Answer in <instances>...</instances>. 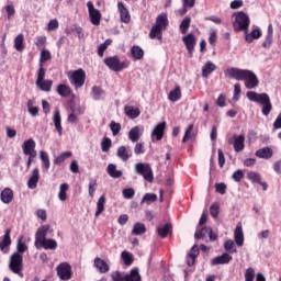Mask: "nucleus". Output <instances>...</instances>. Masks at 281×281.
I'll list each match as a JSON object with an SVG mask.
<instances>
[{
	"mask_svg": "<svg viewBox=\"0 0 281 281\" xmlns=\"http://www.w3.org/2000/svg\"><path fill=\"white\" fill-rule=\"evenodd\" d=\"M227 78H233L234 80H244L246 89H256L258 87V76L251 70L240 69V68H227L224 71Z\"/></svg>",
	"mask_w": 281,
	"mask_h": 281,
	"instance_id": "nucleus-1",
	"label": "nucleus"
},
{
	"mask_svg": "<svg viewBox=\"0 0 281 281\" xmlns=\"http://www.w3.org/2000/svg\"><path fill=\"white\" fill-rule=\"evenodd\" d=\"M195 238H205V236L210 237V240L214 241L216 240L217 235L214 234V232L212 231V227H203L201 229H196L195 234H194Z\"/></svg>",
	"mask_w": 281,
	"mask_h": 281,
	"instance_id": "nucleus-12",
	"label": "nucleus"
},
{
	"mask_svg": "<svg viewBox=\"0 0 281 281\" xmlns=\"http://www.w3.org/2000/svg\"><path fill=\"white\" fill-rule=\"evenodd\" d=\"M121 258L124 261V265H126V267H131V265H133V254L124 250L121 254Z\"/></svg>",
	"mask_w": 281,
	"mask_h": 281,
	"instance_id": "nucleus-47",
	"label": "nucleus"
},
{
	"mask_svg": "<svg viewBox=\"0 0 281 281\" xmlns=\"http://www.w3.org/2000/svg\"><path fill=\"white\" fill-rule=\"evenodd\" d=\"M52 85L53 81L52 80H42V81H36V87H38V89H41V91H46L49 92L52 91Z\"/></svg>",
	"mask_w": 281,
	"mask_h": 281,
	"instance_id": "nucleus-36",
	"label": "nucleus"
},
{
	"mask_svg": "<svg viewBox=\"0 0 281 281\" xmlns=\"http://www.w3.org/2000/svg\"><path fill=\"white\" fill-rule=\"evenodd\" d=\"M47 60H52V53L47 49H42L40 55V65H43V63H47Z\"/></svg>",
	"mask_w": 281,
	"mask_h": 281,
	"instance_id": "nucleus-52",
	"label": "nucleus"
},
{
	"mask_svg": "<svg viewBox=\"0 0 281 281\" xmlns=\"http://www.w3.org/2000/svg\"><path fill=\"white\" fill-rule=\"evenodd\" d=\"M132 234L134 236H142V234H146V225L136 223L132 229Z\"/></svg>",
	"mask_w": 281,
	"mask_h": 281,
	"instance_id": "nucleus-40",
	"label": "nucleus"
},
{
	"mask_svg": "<svg viewBox=\"0 0 281 281\" xmlns=\"http://www.w3.org/2000/svg\"><path fill=\"white\" fill-rule=\"evenodd\" d=\"M232 144L235 153H243L245 150V135L233 136Z\"/></svg>",
	"mask_w": 281,
	"mask_h": 281,
	"instance_id": "nucleus-19",
	"label": "nucleus"
},
{
	"mask_svg": "<svg viewBox=\"0 0 281 281\" xmlns=\"http://www.w3.org/2000/svg\"><path fill=\"white\" fill-rule=\"evenodd\" d=\"M182 42L184 43L189 56L192 58V53L194 52V47L196 46V37L192 34H188L187 36L182 37Z\"/></svg>",
	"mask_w": 281,
	"mask_h": 281,
	"instance_id": "nucleus-14",
	"label": "nucleus"
},
{
	"mask_svg": "<svg viewBox=\"0 0 281 281\" xmlns=\"http://www.w3.org/2000/svg\"><path fill=\"white\" fill-rule=\"evenodd\" d=\"M247 179H249V181H252V183H262V177L256 171L248 172Z\"/></svg>",
	"mask_w": 281,
	"mask_h": 281,
	"instance_id": "nucleus-48",
	"label": "nucleus"
},
{
	"mask_svg": "<svg viewBox=\"0 0 281 281\" xmlns=\"http://www.w3.org/2000/svg\"><path fill=\"white\" fill-rule=\"evenodd\" d=\"M9 269L13 273L21 276V271H23V255L13 252L10 257Z\"/></svg>",
	"mask_w": 281,
	"mask_h": 281,
	"instance_id": "nucleus-7",
	"label": "nucleus"
},
{
	"mask_svg": "<svg viewBox=\"0 0 281 281\" xmlns=\"http://www.w3.org/2000/svg\"><path fill=\"white\" fill-rule=\"evenodd\" d=\"M158 235L160 238H166L170 232H172V225L171 224H165L164 226H159L157 228Z\"/></svg>",
	"mask_w": 281,
	"mask_h": 281,
	"instance_id": "nucleus-34",
	"label": "nucleus"
},
{
	"mask_svg": "<svg viewBox=\"0 0 281 281\" xmlns=\"http://www.w3.org/2000/svg\"><path fill=\"white\" fill-rule=\"evenodd\" d=\"M256 157L259 159H271L273 157V150L269 147L261 148L256 151Z\"/></svg>",
	"mask_w": 281,
	"mask_h": 281,
	"instance_id": "nucleus-27",
	"label": "nucleus"
},
{
	"mask_svg": "<svg viewBox=\"0 0 281 281\" xmlns=\"http://www.w3.org/2000/svg\"><path fill=\"white\" fill-rule=\"evenodd\" d=\"M190 23H192V19L189 16L184 18L180 23V32L182 34H188V30L190 29Z\"/></svg>",
	"mask_w": 281,
	"mask_h": 281,
	"instance_id": "nucleus-46",
	"label": "nucleus"
},
{
	"mask_svg": "<svg viewBox=\"0 0 281 281\" xmlns=\"http://www.w3.org/2000/svg\"><path fill=\"white\" fill-rule=\"evenodd\" d=\"M157 201V194L155 193H146L140 203H146L147 205H150V203H155Z\"/></svg>",
	"mask_w": 281,
	"mask_h": 281,
	"instance_id": "nucleus-50",
	"label": "nucleus"
},
{
	"mask_svg": "<svg viewBox=\"0 0 281 281\" xmlns=\"http://www.w3.org/2000/svg\"><path fill=\"white\" fill-rule=\"evenodd\" d=\"M12 245V238H10V229H7L2 240L0 241V251L8 254V247Z\"/></svg>",
	"mask_w": 281,
	"mask_h": 281,
	"instance_id": "nucleus-23",
	"label": "nucleus"
},
{
	"mask_svg": "<svg viewBox=\"0 0 281 281\" xmlns=\"http://www.w3.org/2000/svg\"><path fill=\"white\" fill-rule=\"evenodd\" d=\"M165 131H166V122H161L154 127L151 132V137H156L157 142H161V139H164Z\"/></svg>",
	"mask_w": 281,
	"mask_h": 281,
	"instance_id": "nucleus-21",
	"label": "nucleus"
},
{
	"mask_svg": "<svg viewBox=\"0 0 281 281\" xmlns=\"http://www.w3.org/2000/svg\"><path fill=\"white\" fill-rule=\"evenodd\" d=\"M54 126L58 133V136L63 135V119L60 117V110L56 109L53 116Z\"/></svg>",
	"mask_w": 281,
	"mask_h": 281,
	"instance_id": "nucleus-22",
	"label": "nucleus"
},
{
	"mask_svg": "<svg viewBox=\"0 0 281 281\" xmlns=\"http://www.w3.org/2000/svg\"><path fill=\"white\" fill-rule=\"evenodd\" d=\"M125 115H127V117H130L131 120H135L137 117H139V109L134 108L132 105H126L125 109Z\"/></svg>",
	"mask_w": 281,
	"mask_h": 281,
	"instance_id": "nucleus-31",
	"label": "nucleus"
},
{
	"mask_svg": "<svg viewBox=\"0 0 281 281\" xmlns=\"http://www.w3.org/2000/svg\"><path fill=\"white\" fill-rule=\"evenodd\" d=\"M43 80H45V68H43V64H40L36 82H41Z\"/></svg>",
	"mask_w": 281,
	"mask_h": 281,
	"instance_id": "nucleus-64",
	"label": "nucleus"
},
{
	"mask_svg": "<svg viewBox=\"0 0 281 281\" xmlns=\"http://www.w3.org/2000/svg\"><path fill=\"white\" fill-rule=\"evenodd\" d=\"M117 10L120 12V19L122 23H131V13L128 12V9L124 5V2L117 3Z\"/></svg>",
	"mask_w": 281,
	"mask_h": 281,
	"instance_id": "nucleus-20",
	"label": "nucleus"
},
{
	"mask_svg": "<svg viewBox=\"0 0 281 281\" xmlns=\"http://www.w3.org/2000/svg\"><path fill=\"white\" fill-rule=\"evenodd\" d=\"M116 156L122 161H128L131 159V151L126 149L124 146L117 148Z\"/></svg>",
	"mask_w": 281,
	"mask_h": 281,
	"instance_id": "nucleus-33",
	"label": "nucleus"
},
{
	"mask_svg": "<svg viewBox=\"0 0 281 281\" xmlns=\"http://www.w3.org/2000/svg\"><path fill=\"white\" fill-rule=\"evenodd\" d=\"M135 172L136 175H140V177H143L145 181H148V183H153L155 180V177L153 176V168H150V165L146 162L136 164Z\"/></svg>",
	"mask_w": 281,
	"mask_h": 281,
	"instance_id": "nucleus-6",
	"label": "nucleus"
},
{
	"mask_svg": "<svg viewBox=\"0 0 281 281\" xmlns=\"http://www.w3.org/2000/svg\"><path fill=\"white\" fill-rule=\"evenodd\" d=\"M110 128L112 131V135H119L120 131H122V125L120 123H116L115 121H112L110 123Z\"/></svg>",
	"mask_w": 281,
	"mask_h": 281,
	"instance_id": "nucleus-58",
	"label": "nucleus"
},
{
	"mask_svg": "<svg viewBox=\"0 0 281 281\" xmlns=\"http://www.w3.org/2000/svg\"><path fill=\"white\" fill-rule=\"evenodd\" d=\"M25 42V36L21 33L14 38V49L21 52L24 49L23 43Z\"/></svg>",
	"mask_w": 281,
	"mask_h": 281,
	"instance_id": "nucleus-38",
	"label": "nucleus"
},
{
	"mask_svg": "<svg viewBox=\"0 0 281 281\" xmlns=\"http://www.w3.org/2000/svg\"><path fill=\"white\" fill-rule=\"evenodd\" d=\"M125 281H142L139 268H133L128 274H125Z\"/></svg>",
	"mask_w": 281,
	"mask_h": 281,
	"instance_id": "nucleus-32",
	"label": "nucleus"
},
{
	"mask_svg": "<svg viewBox=\"0 0 281 281\" xmlns=\"http://www.w3.org/2000/svg\"><path fill=\"white\" fill-rule=\"evenodd\" d=\"M85 78H87V74L82 68L68 72L69 82L75 89H80L85 86Z\"/></svg>",
	"mask_w": 281,
	"mask_h": 281,
	"instance_id": "nucleus-5",
	"label": "nucleus"
},
{
	"mask_svg": "<svg viewBox=\"0 0 281 281\" xmlns=\"http://www.w3.org/2000/svg\"><path fill=\"white\" fill-rule=\"evenodd\" d=\"M110 148H111V138H104L101 142V150H102V153H109Z\"/></svg>",
	"mask_w": 281,
	"mask_h": 281,
	"instance_id": "nucleus-59",
	"label": "nucleus"
},
{
	"mask_svg": "<svg viewBox=\"0 0 281 281\" xmlns=\"http://www.w3.org/2000/svg\"><path fill=\"white\" fill-rule=\"evenodd\" d=\"M234 238L237 247H243L245 245V234L243 233V224H237L234 231Z\"/></svg>",
	"mask_w": 281,
	"mask_h": 281,
	"instance_id": "nucleus-18",
	"label": "nucleus"
},
{
	"mask_svg": "<svg viewBox=\"0 0 281 281\" xmlns=\"http://www.w3.org/2000/svg\"><path fill=\"white\" fill-rule=\"evenodd\" d=\"M251 21L249 20V15H247L245 12H238L235 14V21L233 23L234 31L235 32H246V30H249V24Z\"/></svg>",
	"mask_w": 281,
	"mask_h": 281,
	"instance_id": "nucleus-4",
	"label": "nucleus"
},
{
	"mask_svg": "<svg viewBox=\"0 0 281 281\" xmlns=\"http://www.w3.org/2000/svg\"><path fill=\"white\" fill-rule=\"evenodd\" d=\"M193 130H194V124H190L188 126V128L186 130L184 136L182 138V144H186V142H188V139H192V137H194V135L192 134Z\"/></svg>",
	"mask_w": 281,
	"mask_h": 281,
	"instance_id": "nucleus-54",
	"label": "nucleus"
},
{
	"mask_svg": "<svg viewBox=\"0 0 281 281\" xmlns=\"http://www.w3.org/2000/svg\"><path fill=\"white\" fill-rule=\"evenodd\" d=\"M108 173L110 177H112V179H120V177H122V171L117 170V166L113 164L108 166Z\"/></svg>",
	"mask_w": 281,
	"mask_h": 281,
	"instance_id": "nucleus-35",
	"label": "nucleus"
},
{
	"mask_svg": "<svg viewBox=\"0 0 281 281\" xmlns=\"http://www.w3.org/2000/svg\"><path fill=\"white\" fill-rule=\"evenodd\" d=\"M49 232V225H44L40 227L35 234V247L38 249V243L47 239V234Z\"/></svg>",
	"mask_w": 281,
	"mask_h": 281,
	"instance_id": "nucleus-15",
	"label": "nucleus"
},
{
	"mask_svg": "<svg viewBox=\"0 0 281 281\" xmlns=\"http://www.w3.org/2000/svg\"><path fill=\"white\" fill-rule=\"evenodd\" d=\"M213 71H216V65L212 61H206L202 67V78H207Z\"/></svg>",
	"mask_w": 281,
	"mask_h": 281,
	"instance_id": "nucleus-28",
	"label": "nucleus"
},
{
	"mask_svg": "<svg viewBox=\"0 0 281 281\" xmlns=\"http://www.w3.org/2000/svg\"><path fill=\"white\" fill-rule=\"evenodd\" d=\"M106 203V198L104 195H101L97 202V211L94 213V216L98 217L104 210V205Z\"/></svg>",
	"mask_w": 281,
	"mask_h": 281,
	"instance_id": "nucleus-39",
	"label": "nucleus"
},
{
	"mask_svg": "<svg viewBox=\"0 0 281 281\" xmlns=\"http://www.w3.org/2000/svg\"><path fill=\"white\" fill-rule=\"evenodd\" d=\"M135 155H144L146 153V148L144 147V143H136L134 147Z\"/></svg>",
	"mask_w": 281,
	"mask_h": 281,
	"instance_id": "nucleus-61",
	"label": "nucleus"
},
{
	"mask_svg": "<svg viewBox=\"0 0 281 281\" xmlns=\"http://www.w3.org/2000/svg\"><path fill=\"white\" fill-rule=\"evenodd\" d=\"M104 64L109 69H111V71H122L123 69H126V63L120 61L117 56L105 58Z\"/></svg>",
	"mask_w": 281,
	"mask_h": 281,
	"instance_id": "nucleus-9",
	"label": "nucleus"
},
{
	"mask_svg": "<svg viewBox=\"0 0 281 281\" xmlns=\"http://www.w3.org/2000/svg\"><path fill=\"white\" fill-rule=\"evenodd\" d=\"M0 199L2 203H5L7 205L9 203H12V199H14V192L10 188H5L1 193H0Z\"/></svg>",
	"mask_w": 281,
	"mask_h": 281,
	"instance_id": "nucleus-25",
	"label": "nucleus"
},
{
	"mask_svg": "<svg viewBox=\"0 0 281 281\" xmlns=\"http://www.w3.org/2000/svg\"><path fill=\"white\" fill-rule=\"evenodd\" d=\"M57 276L60 280L68 281L71 280V265L69 262H61L57 266Z\"/></svg>",
	"mask_w": 281,
	"mask_h": 281,
	"instance_id": "nucleus-8",
	"label": "nucleus"
},
{
	"mask_svg": "<svg viewBox=\"0 0 281 281\" xmlns=\"http://www.w3.org/2000/svg\"><path fill=\"white\" fill-rule=\"evenodd\" d=\"M131 54L135 60H142V58H144V49L139 46L132 47Z\"/></svg>",
	"mask_w": 281,
	"mask_h": 281,
	"instance_id": "nucleus-42",
	"label": "nucleus"
},
{
	"mask_svg": "<svg viewBox=\"0 0 281 281\" xmlns=\"http://www.w3.org/2000/svg\"><path fill=\"white\" fill-rule=\"evenodd\" d=\"M67 190H69V184L61 183L59 186V192H58L59 201H67Z\"/></svg>",
	"mask_w": 281,
	"mask_h": 281,
	"instance_id": "nucleus-41",
	"label": "nucleus"
},
{
	"mask_svg": "<svg viewBox=\"0 0 281 281\" xmlns=\"http://www.w3.org/2000/svg\"><path fill=\"white\" fill-rule=\"evenodd\" d=\"M23 155H36V142L33 138H29L22 145Z\"/></svg>",
	"mask_w": 281,
	"mask_h": 281,
	"instance_id": "nucleus-16",
	"label": "nucleus"
},
{
	"mask_svg": "<svg viewBox=\"0 0 281 281\" xmlns=\"http://www.w3.org/2000/svg\"><path fill=\"white\" fill-rule=\"evenodd\" d=\"M168 14H159L156 19V24L151 27L149 32V38H151V41H155V38L161 41L164 36V30L168 27Z\"/></svg>",
	"mask_w": 281,
	"mask_h": 281,
	"instance_id": "nucleus-3",
	"label": "nucleus"
},
{
	"mask_svg": "<svg viewBox=\"0 0 281 281\" xmlns=\"http://www.w3.org/2000/svg\"><path fill=\"white\" fill-rule=\"evenodd\" d=\"M170 102H177L181 100V88L176 87L175 90L169 92Z\"/></svg>",
	"mask_w": 281,
	"mask_h": 281,
	"instance_id": "nucleus-43",
	"label": "nucleus"
},
{
	"mask_svg": "<svg viewBox=\"0 0 281 281\" xmlns=\"http://www.w3.org/2000/svg\"><path fill=\"white\" fill-rule=\"evenodd\" d=\"M196 256H199V246L194 245L187 256V265L189 267H192V265H194Z\"/></svg>",
	"mask_w": 281,
	"mask_h": 281,
	"instance_id": "nucleus-26",
	"label": "nucleus"
},
{
	"mask_svg": "<svg viewBox=\"0 0 281 281\" xmlns=\"http://www.w3.org/2000/svg\"><path fill=\"white\" fill-rule=\"evenodd\" d=\"M41 247L44 249H56L58 243L54 239H42V241H38V249H41Z\"/></svg>",
	"mask_w": 281,
	"mask_h": 281,
	"instance_id": "nucleus-29",
	"label": "nucleus"
},
{
	"mask_svg": "<svg viewBox=\"0 0 281 281\" xmlns=\"http://www.w3.org/2000/svg\"><path fill=\"white\" fill-rule=\"evenodd\" d=\"M104 95V91L100 89V87H92V98L93 100H102V97Z\"/></svg>",
	"mask_w": 281,
	"mask_h": 281,
	"instance_id": "nucleus-55",
	"label": "nucleus"
},
{
	"mask_svg": "<svg viewBox=\"0 0 281 281\" xmlns=\"http://www.w3.org/2000/svg\"><path fill=\"white\" fill-rule=\"evenodd\" d=\"M124 199H133L135 196V189L128 188L122 191Z\"/></svg>",
	"mask_w": 281,
	"mask_h": 281,
	"instance_id": "nucleus-63",
	"label": "nucleus"
},
{
	"mask_svg": "<svg viewBox=\"0 0 281 281\" xmlns=\"http://www.w3.org/2000/svg\"><path fill=\"white\" fill-rule=\"evenodd\" d=\"M94 267L100 271V273H108L109 271V263L102 260L101 258H94Z\"/></svg>",
	"mask_w": 281,
	"mask_h": 281,
	"instance_id": "nucleus-30",
	"label": "nucleus"
},
{
	"mask_svg": "<svg viewBox=\"0 0 281 281\" xmlns=\"http://www.w3.org/2000/svg\"><path fill=\"white\" fill-rule=\"evenodd\" d=\"M46 43H47V37H45V36L36 37L35 45L38 49H41L42 47H45Z\"/></svg>",
	"mask_w": 281,
	"mask_h": 281,
	"instance_id": "nucleus-62",
	"label": "nucleus"
},
{
	"mask_svg": "<svg viewBox=\"0 0 281 281\" xmlns=\"http://www.w3.org/2000/svg\"><path fill=\"white\" fill-rule=\"evenodd\" d=\"M254 278H256V271L254 270V268H248L245 272V280L254 281Z\"/></svg>",
	"mask_w": 281,
	"mask_h": 281,
	"instance_id": "nucleus-60",
	"label": "nucleus"
},
{
	"mask_svg": "<svg viewBox=\"0 0 281 281\" xmlns=\"http://www.w3.org/2000/svg\"><path fill=\"white\" fill-rule=\"evenodd\" d=\"M112 281H126V273L121 271H114L111 273Z\"/></svg>",
	"mask_w": 281,
	"mask_h": 281,
	"instance_id": "nucleus-53",
	"label": "nucleus"
},
{
	"mask_svg": "<svg viewBox=\"0 0 281 281\" xmlns=\"http://www.w3.org/2000/svg\"><path fill=\"white\" fill-rule=\"evenodd\" d=\"M194 3H196V0H182V10L180 13L186 14L189 9L194 8Z\"/></svg>",
	"mask_w": 281,
	"mask_h": 281,
	"instance_id": "nucleus-49",
	"label": "nucleus"
},
{
	"mask_svg": "<svg viewBox=\"0 0 281 281\" xmlns=\"http://www.w3.org/2000/svg\"><path fill=\"white\" fill-rule=\"evenodd\" d=\"M233 257L229 252H224L222 256H217L211 260V265L216 267V265H229L232 262Z\"/></svg>",
	"mask_w": 281,
	"mask_h": 281,
	"instance_id": "nucleus-17",
	"label": "nucleus"
},
{
	"mask_svg": "<svg viewBox=\"0 0 281 281\" xmlns=\"http://www.w3.org/2000/svg\"><path fill=\"white\" fill-rule=\"evenodd\" d=\"M247 98L250 100V102H257V104L262 105V114L263 115H269L271 113V110L273 106L271 105V98H269V94L267 93H258L255 91H249L247 92Z\"/></svg>",
	"mask_w": 281,
	"mask_h": 281,
	"instance_id": "nucleus-2",
	"label": "nucleus"
},
{
	"mask_svg": "<svg viewBox=\"0 0 281 281\" xmlns=\"http://www.w3.org/2000/svg\"><path fill=\"white\" fill-rule=\"evenodd\" d=\"M71 151H65L61 155H59L57 158H55L54 164L55 166H60V164H63V161H65L66 159H69V157H71Z\"/></svg>",
	"mask_w": 281,
	"mask_h": 281,
	"instance_id": "nucleus-51",
	"label": "nucleus"
},
{
	"mask_svg": "<svg viewBox=\"0 0 281 281\" xmlns=\"http://www.w3.org/2000/svg\"><path fill=\"white\" fill-rule=\"evenodd\" d=\"M142 135H144V126L138 125L131 128V131L128 132V139L130 142H133V144H135L139 142Z\"/></svg>",
	"mask_w": 281,
	"mask_h": 281,
	"instance_id": "nucleus-13",
	"label": "nucleus"
},
{
	"mask_svg": "<svg viewBox=\"0 0 281 281\" xmlns=\"http://www.w3.org/2000/svg\"><path fill=\"white\" fill-rule=\"evenodd\" d=\"M224 249H225V251H228V254H237L238 252V250L236 249V244L232 239H228L224 243Z\"/></svg>",
	"mask_w": 281,
	"mask_h": 281,
	"instance_id": "nucleus-45",
	"label": "nucleus"
},
{
	"mask_svg": "<svg viewBox=\"0 0 281 281\" xmlns=\"http://www.w3.org/2000/svg\"><path fill=\"white\" fill-rule=\"evenodd\" d=\"M41 179V175L38 173V168H35L32 171V175L27 181V188L30 190H35L36 186H38V180Z\"/></svg>",
	"mask_w": 281,
	"mask_h": 281,
	"instance_id": "nucleus-24",
	"label": "nucleus"
},
{
	"mask_svg": "<svg viewBox=\"0 0 281 281\" xmlns=\"http://www.w3.org/2000/svg\"><path fill=\"white\" fill-rule=\"evenodd\" d=\"M95 190H98V179L91 178L89 180V186H88V192H89V196H91V199H93V196H95Z\"/></svg>",
	"mask_w": 281,
	"mask_h": 281,
	"instance_id": "nucleus-37",
	"label": "nucleus"
},
{
	"mask_svg": "<svg viewBox=\"0 0 281 281\" xmlns=\"http://www.w3.org/2000/svg\"><path fill=\"white\" fill-rule=\"evenodd\" d=\"M22 240L23 238L20 237L18 239V246H16V249H18L16 254H20V256L21 254H25V251H27V245H25V243H23Z\"/></svg>",
	"mask_w": 281,
	"mask_h": 281,
	"instance_id": "nucleus-57",
	"label": "nucleus"
},
{
	"mask_svg": "<svg viewBox=\"0 0 281 281\" xmlns=\"http://www.w3.org/2000/svg\"><path fill=\"white\" fill-rule=\"evenodd\" d=\"M233 181H236L237 183H240L243 179H245V171L243 169H238L235 171L232 176Z\"/></svg>",
	"mask_w": 281,
	"mask_h": 281,
	"instance_id": "nucleus-56",
	"label": "nucleus"
},
{
	"mask_svg": "<svg viewBox=\"0 0 281 281\" xmlns=\"http://www.w3.org/2000/svg\"><path fill=\"white\" fill-rule=\"evenodd\" d=\"M244 35L246 43H252L262 36V30L254 25L251 32L249 33V30H246Z\"/></svg>",
	"mask_w": 281,
	"mask_h": 281,
	"instance_id": "nucleus-11",
	"label": "nucleus"
},
{
	"mask_svg": "<svg viewBox=\"0 0 281 281\" xmlns=\"http://www.w3.org/2000/svg\"><path fill=\"white\" fill-rule=\"evenodd\" d=\"M57 93L58 95H61V98H67V95L71 93V88H69L67 85H59L57 87Z\"/></svg>",
	"mask_w": 281,
	"mask_h": 281,
	"instance_id": "nucleus-44",
	"label": "nucleus"
},
{
	"mask_svg": "<svg viewBox=\"0 0 281 281\" xmlns=\"http://www.w3.org/2000/svg\"><path fill=\"white\" fill-rule=\"evenodd\" d=\"M87 8H88L89 18L92 25H98L102 19V14L100 13V10L95 9V7L93 5V2L91 1L87 2Z\"/></svg>",
	"mask_w": 281,
	"mask_h": 281,
	"instance_id": "nucleus-10",
	"label": "nucleus"
}]
</instances>
